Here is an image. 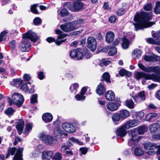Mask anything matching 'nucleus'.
Wrapping results in <instances>:
<instances>
[{
  "mask_svg": "<svg viewBox=\"0 0 160 160\" xmlns=\"http://www.w3.org/2000/svg\"><path fill=\"white\" fill-rule=\"evenodd\" d=\"M151 19L150 13L144 12L137 13L134 18V20L137 23L133 24L135 29L137 31L148 27V21Z\"/></svg>",
  "mask_w": 160,
  "mask_h": 160,
  "instance_id": "nucleus-1",
  "label": "nucleus"
},
{
  "mask_svg": "<svg viewBox=\"0 0 160 160\" xmlns=\"http://www.w3.org/2000/svg\"><path fill=\"white\" fill-rule=\"evenodd\" d=\"M148 130L147 128L145 126H139L138 128H133L130 130L129 135L130 138L128 141L129 146L134 148L140 139V138L138 136L137 131L139 134H143Z\"/></svg>",
  "mask_w": 160,
  "mask_h": 160,
  "instance_id": "nucleus-2",
  "label": "nucleus"
},
{
  "mask_svg": "<svg viewBox=\"0 0 160 160\" xmlns=\"http://www.w3.org/2000/svg\"><path fill=\"white\" fill-rule=\"evenodd\" d=\"M84 55L82 52V50L80 48H77L71 51L70 55L72 58H76L78 60L82 59L84 56L87 59H89L92 57L91 54L87 49H84L83 51Z\"/></svg>",
  "mask_w": 160,
  "mask_h": 160,
  "instance_id": "nucleus-3",
  "label": "nucleus"
},
{
  "mask_svg": "<svg viewBox=\"0 0 160 160\" xmlns=\"http://www.w3.org/2000/svg\"><path fill=\"white\" fill-rule=\"evenodd\" d=\"M135 77L138 80L144 78L146 80H152L154 82H160V77L153 73L147 74L143 72H137L135 73Z\"/></svg>",
  "mask_w": 160,
  "mask_h": 160,
  "instance_id": "nucleus-4",
  "label": "nucleus"
},
{
  "mask_svg": "<svg viewBox=\"0 0 160 160\" xmlns=\"http://www.w3.org/2000/svg\"><path fill=\"white\" fill-rule=\"evenodd\" d=\"M8 103L10 105L13 103L19 107H20L24 101L23 96L18 93H14L12 94V98H8Z\"/></svg>",
  "mask_w": 160,
  "mask_h": 160,
  "instance_id": "nucleus-5",
  "label": "nucleus"
},
{
  "mask_svg": "<svg viewBox=\"0 0 160 160\" xmlns=\"http://www.w3.org/2000/svg\"><path fill=\"white\" fill-rule=\"evenodd\" d=\"M81 1L76 0L72 3L67 2L65 3V5L69 10L72 12L79 11L82 9L84 6V4Z\"/></svg>",
  "mask_w": 160,
  "mask_h": 160,
  "instance_id": "nucleus-6",
  "label": "nucleus"
},
{
  "mask_svg": "<svg viewBox=\"0 0 160 160\" xmlns=\"http://www.w3.org/2000/svg\"><path fill=\"white\" fill-rule=\"evenodd\" d=\"M139 68L142 71L147 72H153L160 75V67L156 66L146 67L141 63H138Z\"/></svg>",
  "mask_w": 160,
  "mask_h": 160,
  "instance_id": "nucleus-7",
  "label": "nucleus"
},
{
  "mask_svg": "<svg viewBox=\"0 0 160 160\" xmlns=\"http://www.w3.org/2000/svg\"><path fill=\"white\" fill-rule=\"evenodd\" d=\"M71 142L74 143H76L79 145H82L83 143L82 142L80 141L78 139H76L74 137L70 138L68 141L67 142V145H63L61 148V152L65 153L67 150L69 149V147L72 145Z\"/></svg>",
  "mask_w": 160,
  "mask_h": 160,
  "instance_id": "nucleus-8",
  "label": "nucleus"
},
{
  "mask_svg": "<svg viewBox=\"0 0 160 160\" xmlns=\"http://www.w3.org/2000/svg\"><path fill=\"white\" fill-rule=\"evenodd\" d=\"M22 38L24 39H29L34 42H36L38 38L36 34L31 31H28L26 33L23 34Z\"/></svg>",
  "mask_w": 160,
  "mask_h": 160,
  "instance_id": "nucleus-9",
  "label": "nucleus"
},
{
  "mask_svg": "<svg viewBox=\"0 0 160 160\" xmlns=\"http://www.w3.org/2000/svg\"><path fill=\"white\" fill-rule=\"evenodd\" d=\"M88 47L92 51H94L97 47V42L95 38L92 37H89L87 39Z\"/></svg>",
  "mask_w": 160,
  "mask_h": 160,
  "instance_id": "nucleus-10",
  "label": "nucleus"
},
{
  "mask_svg": "<svg viewBox=\"0 0 160 160\" xmlns=\"http://www.w3.org/2000/svg\"><path fill=\"white\" fill-rule=\"evenodd\" d=\"M40 135V138L43 142L49 144L53 143V139L52 137L42 133H41Z\"/></svg>",
  "mask_w": 160,
  "mask_h": 160,
  "instance_id": "nucleus-11",
  "label": "nucleus"
},
{
  "mask_svg": "<svg viewBox=\"0 0 160 160\" xmlns=\"http://www.w3.org/2000/svg\"><path fill=\"white\" fill-rule=\"evenodd\" d=\"M56 33L59 35L58 38L55 41V42L58 45H60L62 43L64 42L66 39L63 40H60L59 39H62L66 37L67 34L65 33H63L59 29H57L55 30Z\"/></svg>",
  "mask_w": 160,
  "mask_h": 160,
  "instance_id": "nucleus-12",
  "label": "nucleus"
},
{
  "mask_svg": "<svg viewBox=\"0 0 160 160\" xmlns=\"http://www.w3.org/2000/svg\"><path fill=\"white\" fill-rule=\"evenodd\" d=\"M60 28L65 32H69L75 30L72 22L60 25Z\"/></svg>",
  "mask_w": 160,
  "mask_h": 160,
  "instance_id": "nucleus-13",
  "label": "nucleus"
},
{
  "mask_svg": "<svg viewBox=\"0 0 160 160\" xmlns=\"http://www.w3.org/2000/svg\"><path fill=\"white\" fill-rule=\"evenodd\" d=\"M34 85H31L30 82L23 84L21 87L22 90L26 92L33 93L34 92Z\"/></svg>",
  "mask_w": 160,
  "mask_h": 160,
  "instance_id": "nucleus-14",
  "label": "nucleus"
},
{
  "mask_svg": "<svg viewBox=\"0 0 160 160\" xmlns=\"http://www.w3.org/2000/svg\"><path fill=\"white\" fill-rule=\"evenodd\" d=\"M31 46L27 40H22L19 43V49L23 52H28Z\"/></svg>",
  "mask_w": 160,
  "mask_h": 160,
  "instance_id": "nucleus-15",
  "label": "nucleus"
},
{
  "mask_svg": "<svg viewBox=\"0 0 160 160\" xmlns=\"http://www.w3.org/2000/svg\"><path fill=\"white\" fill-rule=\"evenodd\" d=\"M62 127L65 131L68 133L73 132L76 130L75 127L69 123L65 122L63 123Z\"/></svg>",
  "mask_w": 160,
  "mask_h": 160,
  "instance_id": "nucleus-16",
  "label": "nucleus"
},
{
  "mask_svg": "<svg viewBox=\"0 0 160 160\" xmlns=\"http://www.w3.org/2000/svg\"><path fill=\"white\" fill-rule=\"evenodd\" d=\"M135 101L137 103H140L144 101L145 99V92L144 91L139 92L138 96H132Z\"/></svg>",
  "mask_w": 160,
  "mask_h": 160,
  "instance_id": "nucleus-17",
  "label": "nucleus"
},
{
  "mask_svg": "<svg viewBox=\"0 0 160 160\" xmlns=\"http://www.w3.org/2000/svg\"><path fill=\"white\" fill-rule=\"evenodd\" d=\"M139 124V121L136 120H131L128 121L124 125L125 128L128 129L137 126Z\"/></svg>",
  "mask_w": 160,
  "mask_h": 160,
  "instance_id": "nucleus-18",
  "label": "nucleus"
},
{
  "mask_svg": "<svg viewBox=\"0 0 160 160\" xmlns=\"http://www.w3.org/2000/svg\"><path fill=\"white\" fill-rule=\"evenodd\" d=\"M24 125V122L23 119H19L18 121L16 128L19 134L21 135L22 133Z\"/></svg>",
  "mask_w": 160,
  "mask_h": 160,
  "instance_id": "nucleus-19",
  "label": "nucleus"
},
{
  "mask_svg": "<svg viewBox=\"0 0 160 160\" xmlns=\"http://www.w3.org/2000/svg\"><path fill=\"white\" fill-rule=\"evenodd\" d=\"M126 129L125 128L124 125L121 127L117 129L116 131V134L121 137H123L126 135L127 134Z\"/></svg>",
  "mask_w": 160,
  "mask_h": 160,
  "instance_id": "nucleus-20",
  "label": "nucleus"
},
{
  "mask_svg": "<svg viewBox=\"0 0 160 160\" xmlns=\"http://www.w3.org/2000/svg\"><path fill=\"white\" fill-rule=\"evenodd\" d=\"M23 148H19L17 150V152L15 155L13 160H22V152Z\"/></svg>",
  "mask_w": 160,
  "mask_h": 160,
  "instance_id": "nucleus-21",
  "label": "nucleus"
},
{
  "mask_svg": "<svg viewBox=\"0 0 160 160\" xmlns=\"http://www.w3.org/2000/svg\"><path fill=\"white\" fill-rule=\"evenodd\" d=\"M53 154V152L52 151H44L42 154V159L43 160H49L51 158Z\"/></svg>",
  "mask_w": 160,
  "mask_h": 160,
  "instance_id": "nucleus-22",
  "label": "nucleus"
},
{
  "mask_svg": "<svg viewBox=\"0 0 160 160\" xmlns=\"http://www.w3.org/2000/svg\"><path fill=\"white\" fill-rule=\"evenodd\" d=\"M42 119L45 123H48L51 122L53 119L52 114L49 113H46L42 116Z\"/></svg>",
  "mask_w": 160,
  "mask_h": 160,
  "instance_id": "nucleus-23",
  "label": "nucleus"
},
{
  "mask_svg": "<svg viewBox=\"0 0 160 160\" xmlns=\"http://www.w3.org/2000/svg\"><path fill=\"white\" fill-rule=\"evenodd\" d=\"M150 132L152 133H154L160 130V124L155 123L152 124L150 128Z\"/></svg>",
  "mask_w": 160,
  "mask_h": 160,
  "instance_id": "nucleus-24",
  "label": "nucleus"
},
{
  "mask_svg": "<svg viewBox=\"0 0 160 160\" xmlns=\"http://www.w3.org/2000/svg\"><path fill=\"white\" fill-rule=\"evenodd\" d=\"M145 148L146 150H153L157 148L158 146L155 143L148 142L144 144Z\"/></svg>",
  "mask_w": 160,
  "mask_h": 160,
  "instance_id": "nucleus-25",
  "label": "nucleus"
},
{
  "mask_svg": "<svg viewBox=\"0 0 160 160\" xmlns=\"http://www.w3.org/2000/svg\"><path fill=\"white\" fill-rule=\"evenodd\" d=\"M107 108L111 111L116 110L118 108L117 104L113 102H108L107 105Z\"/></svg>",
  "mask_w": 160,
  "mask_h": 160,
  "instance_id": "nucleus-26",
  "label": "nucleus"
},
{
  "mask_svg": "<svg viewBox=\"0 0 160 160\" xmlns=\"http://www.w3.org/2000/svg\"><path fill=\"white\" fill-rule=\"evenodd\" d=\"M158 35L160 36V30L158 32ZM146 40L148 43L150 44L160 45V40L156 41L152 38H146Z\"/></svg>",
  "mask_w": 160,
  "mask_h": 160,
  "instance_id": "nucleus-27",
  "label": "nucleus"
},
{
  "mask_svg": "<svg viewBox=\"0 0 160 160\" xmlns=\"http://www.w3.org/2000/svg\"><path fill=\"white\" fill-rule=\"evenodd\" d=\"M105 91L106 90L103 85L102 82H101L97 88L96 92L98 94L101 95L103 94Z\"/></svg>",
  "mask_w": 160,
  "mask_h": 160,
  "instance_id": "nucleus-28",
  "label": "nucleus"
},
{
  "mask_svg": "<svg viewBox=\"0 0 160 160\" xmlns=\"http://www.w3.org/2000/svg\"><path fill=\"white\" fill-rule=\"evenodd\" d=\"M114 35L113 32H108L106 35V40L108 43H110L113 41Z\"/></svg>",
  "mask_w": 160,
  "mask_h": 160,
  "instance_id": "nucleus-29",
  "label": "nucleus"
},
{
  "mask_svg": "<svg viewBox=\"0 0 160 160\" xmlns=\"http://www.w3.org/2000/svg\"><path fill=\"white\" fill-rule=\"evenodd\" d=\"M73 25L74 29L75 30L81 26V25L84 22V20L80 18L72 22Z\"/></svg>",
  "mask_w": 160,
  "mask_h": 160,
  "instance_id": "nucleus-30",
  "label": "nucleus"
},
{
  "mask_svg": "<svg viewBox=\"0 0 160 160\" xmlns=\"http://www.w3.org/2000/svg\"><path fill=\"white\" fill-rule=\"evenodd\" d=\"M105 97L107 100L112 101L115 99V94L112 91L110 90L106 92Z\"/></svg>",
  "mask_w": 160,
  "mask_h": 160,
  "instance_id": "nucleus-31",
  "label": "nucleus"
},
{
  "mask_svg": "<svg viewBox=\"0 0 160 160\" xmlns=\"http://www.w3.org/2000/svg\"><path fill=\"white\" fill-rule=\"evenodd\" d=\"M122 48L125 49H128L130 44L129 41L125 37H124L122 39Z\"/></svg>",
  "mask_w": 160,
  "mask_h": 160,
  "instance_id": "nucleus-32",
  "label": "nucleus"
},
{
  "mask_svg": "<svg viewBox=\"0 0 160 160\" xmlns=\"http://www.w3.org/2000/svg\"><path fill=\"white\" fill-rule=\"evenodd\" d=\"M142 51L139 49H134L132 52V55L135 58H139L142 55Z\"/></svg>",
  "mask_w": 160,
  "mask_h": 160,
  "instance_id": "nucleus-33",
  "label": "nucleus"
},
{
  "mask_svg": "<svg viewBox=\"0 0 160 160\" xmlns=\"http://www.w3.org/2000/svg\"><path fill=\"white\" fill-rule=\"evenodd\" d=\"M121 118L124 119L129 117V112L127 110H123L120 111V114Z\"/></svg>",
  "mask_w": 160,
  "mask_h": 160,
  "instance_id": "nucleus-34",
  "label": "nucleus"
},
{
  "mask_svg": "<svg viewBox=\"0 0 160 160\" xmlns=\"http://www.w3.org/2000/svg\"><path fill=\"white\" fill-rule=\"evenodd\" d=\"M22 81L21 79H15L13 80L11 82V84L14 86L18 87L22 84Z\"/></svg>",
  "mask_w": 160,
  "mask_h": 160,
  "instance_id": "nucleus-35",
  "label": "nucleus"
},
{
  "mask_svg": "<svg viewBox=\"0 0 160 160\" xmlns=\"http://www.w3.org/2000/svg\"><path fill=\"white\" fill-rule=\"evenodd\" d=\"M17 150V148L15 147L9 148L8 151V153L6 156V158H8L10 155H14Z\"/></svg>",
  "mask_w": 160,
  "mask_h": 160,
  "instance_id": "nucleus-36",
  "label": "nucleus"
},
{
  "mask_svg": "<svg viewBox=\"0 0 160 160\" xmlns=\"http://www.w3.org/2000/svg\"><path fill=\"white\" fill-rule=\"evenodd\" d=\"M102 78L101 79V81H105L107 82H111L110 80V75L108 72H104L102 76Z\"/></svg>",
  "mask_w": 160,
  "mask_h": 160,
  "instance_id": "nucleus-37",
  "label": "nucleus"
},
{
  "mask_svg": "<svg viewBox=\"0 0 160 160\" xmlns=\"http://www.w3.org/2000/svg\"><path fill=\"white\" fill-rule=\"evenodd\" d=\"M157 116V114L155 113H150L146 115V119L147 121H149L152 119L156 117Z\"/></svg>",
  "mask_w": 160,
  "mask_h": 160,
  "instance_id": "nucleus-38",
  "label": "nucleus"
},
{
  "mask_svg": "<svg viewBox=\"0 0 160 160\" xmlns=\"http://www.w3.org/2000/svg\"><path fill=\"white\" fill-rule=\"evenodd\" d=\"M119 74L121 76H126L129 77L131 76L132 73L124 69H122L119 71Z\"/></svg>",
  "mask_w": 160,
  "mask_h": 160,
  "instance_id": "nucleus-39",
  "label": "nucleus"
},
{
  "mask_svg": "<svg viewBox=\"0 0 160 160\" xmlns=\"http://www.w3.org/2000/svg\"><path fill=\"white\" fill-rule=\"evenodd\" d=\"M144 153L143 151L141 148L138 147L136 148L134 151V154L138 156H140Z\"/></svg>",
  "mask_w": 160,
  "mask_h": 160,
  "instance_id": "nucleus-40",
  "label": "nucleus"
},
{
  "mask_svg": "<svg viewBox=\"0 0 160 160\" xmlns=\"http://www.w3.org/2000/svg\"><path fill=\"white\" fill-rule=\"evenodd\" d=\"M15 110L12 107H9L5 111V113L8 116H12Z\"/></svg>",
  "mask_w": 160,
  "mask_h": 160,
  "instance_id": "nucleus-41",
  "label": "nucleus"
},
{
  "mask_svg": "<svg viewBox=\"0 0 160 160\" xmlns=\"http://www.w3.org/2000/svg\"><path fill=\"white\" fill-rule=\"evenodd\" d=\"M125 104L127 107L131 109L133 108L134 107V102L131 99L126 100Z\"/></svg>",
  "mask_w": 160,
  "mask_h": 160,
  "instance_id": "nucleus-42",
  "label": "nucleus"
},
{
  "mask_svg": "<svg viewBox=\"0 0 160 160\" xmlns=\"http://www.w3.org/2000/svg\"><path fill=\"white\" fill-rule=\"evenodd\" d=\"M32 125L30 123H28L27 124L23 132L24 133L27 135L28 134L30 131L32 130Z\"/></svg>",
  "mask_w": 160,
  "mask_h": 160,
  "instance_id": "nucleus-43",
  "label": "nucleus"
},
{
  "mask_svg": "<svg viewBox=\"0 0 160 160\" xmlns=\"http://www.w3.org/2000/svg\"><path fill=\"white\" fill-rule=\"evenodd\" d=\"M154 12L156 14H160V2L156 3L154 9Z\"/></svg>",
  "mask_w": 160,
  "mask_h": 160,
  "instance_id": "nucleus-44",
  "label": "nucleus"
},
{
  "mask_svg": "<svg viewBox=\"0 0 160 160\" xmlns=\"http://www.w3.org/2000/svg\"><path fill=\"white\" fill-rule=\"evenodd\" d=\"M78 87L79 84L78 83H74L71 85L70 88V89L72 92H74L75 93Z\"/></svg>",
  "mask_w": 160,
  "mask_h": 160,
  "instance_id": "nucleus-45",
  "label": "nucleus"
},
{
  "mask_svg": "<svg viewBox=\"0 0 160 160\" xmlns=\"http://www.w3.org/2000/svg\"><path fill=\"white\" fill-rule=\"evenodd\" d=\"M120 118L119 114L117 113L114 114L112 116V120L114 122L119 121Z\"/></svg>",
  "mask_w": 160,
  "mask_h": 160,
  "instance_id": "nucleus-46",
  "label": "nucleus"
},
{
  "mask_svg": "<svg viewBox=\"0 0 160 160\" xmlns=\"http://www.w3.org/2000/svg\"><path fill=\"white\" fill-rule=\"evenodd\" d=\"M62 158V154L58 152L56 153L53 157V160H60Z\"/></svg>",
  "mask_w": 160,
  "mask_h": 160,
  "instance_id": "nucleus-47",
  "label": "nucleus"
},
{
  "mask_svg": "<svg viewBox=\"0 0 160 160\" xmlns=\"http://www.w3.org/2000/svg\"><path fill=\"white\" fill-rule=\"evenodd\" d=\"M38 95L36 94H33L31 98V102L32 104H34L38 102Z\"/></svg>",
  "mask_w": 160,
  "mask_h": 160,
  "instance_id": "nucleus-48",
  "label": "nucleus"
},
{
  "mask_svg": "<svg viewBox=\"0 0 160 160\" xmlns=\"http://www.w3.org/2000/svg\"><path fill=\"white\" fill-rule=\"evenodd\" d=\"M75 99L78 101L84 100L86 98L85 96L82 95L80 94H77L75 96Z\"/></svg>",
  "mask_w": 160,
  "mask_h": 160,
  "instance_id": "nucleus-49",
  "label": "nucleus"
},
{
  "mask_svg": "<svg viewBox=\"0 0 160 160\" xmlns=\"http://www.w3.org/2000/svg\"><path fill=\"white\" fill-rule=\"evenodd\" d=\"M110 62V61H107L105 59H102L100 61L99 65L101 66H103L108 65Z\"/></svg>",
  "mask_w": 160,
  "mask_h": 160,
  "instance_id": "nucleus-50",
  "label": "nucleus"
},
{
  "mask_svg": "<svg viewBox=\"0 0 160 160\" xmlns=\"http://www.w3.org/2000/svg\"><path fill=\"white\" fill-rule=\"evenodd\" d=\"M60 14L61 17H63L68 15V12L66 9L64 8L60 11Z\"/></svg>",
  "mask_w": 160,
  "mask_h": 160,
  "instance_id": "nucleus-51",
  "label": "nucleus"
},
{
  "mask_svg": "<svg viewBox=\"0 0 160 160\" xmlns=\"http://www.w3.org/2000/svg\"><path fill=\"white\" fill-rule=\"evenodd\" d=\"M33 22L35 25L38 26L41 24L42 21L39 18L37 17L34 19Z\"/></svg>",
  "mask_w": 160,
  "mask_h": 160,
  "instance_id": "nucleus-52",
  "label": "nucleus"
},
{
  "mask_svg": "<svg viewBox=\"0 0 160 160\" xmlns=\"http://www.w3.org/2000/svg\"><path fill=\"white\" fill-rule=\"evenodd\" d=\"M117 53V50L116 48H113L110 49L108 53L110 55L113 56Z\"/></svg>",
  "mask_w": 160,
  "mask_h": 160,
  "instance_id": "nucleus-53",
  "label": "nucleus"
},
{
  "mask_svg": "<svg viewBox=\"0 0 160 160\" xmlns=\"http://www.w3.org/2000/svg\"><path fill=\"white\" fill-rule=\"evenodd\" d=\"M37 6V4H34L31 7V12L34 14L38 13V11L36 9Z\"/></svg>",
  "mask_w": 160,
  "mask_h": 160,
  "instance_id": "nucleus-54",
  "label": "nucleus"
},
{
  "mask_svg": "<svg viewBox=\"0 0 160 160\" xmlns=\"http://www.w3.org/2000/svg\"><path fill=\"white\" fill-rule=\"evenodd\" d=\"M152 8V5L151 3H148L145 5L144 7V9L145 11H148L151 10Z\"/></svg>",
  "mask_w": 160,
  "mask_h": 160,
  "instance_id": "nucleus-55",
  "label": "nucleus"
},
{
  "mask_svg": "<svg viewBox=\"0 0 160 160\" xmlns=\"http://www.w3.org/2000/svg\"><path fill=\"white\" fill-rule=\"evenodd\" d=\"M144 59L146 62H152L153 61V58L152 56L146 55L144 57Z\"/></svg>",
  "mask_w": 160,
  "mask_h": 160,
  "instance_id": "nucleus-56",
  "label": "nucleus"
},
{
  "mask_svg": "<svg viewBox=\"0 0 160 160\" xmlns=\"http://www.w3.org/2000/svg\"><path fill=\"white\" fill-rule=\"evenodd\" d=\"M124 12V10L121 8L118 9L116 12V15L118 16H121L123 15Z\"/></svg>",
  "mask_w": 160,
  "mask_h": 160,
  "instance_id": "nucleus-57",
  "label": "nucleus"
},
{
  "mask_svg": "<svg viewBox=\"0 0 160 160\" xmlns=\"http://www.w3.org/2000/svg\"><path fill=\"white\" fill-rule=\"evenodd\" d=\"M9 46L12 49L14 48L16 46L15 41L13 40L11 41L9 43Z\"/></svg>",
  "mask_w": 160,
  "mask_h": 160,
  "instance_id": "nucleus-58",
  "label": "nucleus"
},
{
  "mask_svg": "<svg viewBox=\"0 0 160 160\" xmlns=\"http://www.w3.org/2000/svg\"><path fill=\"white\" fill-rule=\"evenodd\" d=\"M116 20V17L115 16H112L110 17L109 21L111 23H114Z\"/></svg>",
  "mask_w": 160,
  "mask_h": 160,
  "instance_id": "nucleus-59",
  "label": "nucleus"
},
{
  "mask_svg": "<svg viewBox=\"0 0 160 160\" xmlns=\"http://www.w3.org/2000/svg\"><path fill=\"white\" fill-rule=\"evenodd\" d=\"M31 78L30 75L29 74H25L23 76V79L25 81L30 80Z\"/></svg>",
  "mask_w": 160,
  "mask_h": 160,
  "instance_id": "nucleus-60",
  "label": "nucleus"
},
{
  "mask_svg": "<svg viewBox=\"0 0 160 160\" xmlns=\"http://www.w3.org/2000/svg\"><path fill=\"white\" fill-rule=\"evenodd\" d=\"M8 33V31H4L1 33L0 36L5 39H6V35Z\"/></svg>",
  "mask_w": 160,
  "mask_h": 160,
  "instance_id": "nucleus-61",
  "label": "nucleus"
},
{
  "mask_svg": "<svg viewBox=\"0 0 160 160\" xmlns=\"http://www.w3.org/2000/svg\"><path fill=\"white\" fill-rule=\"evenodd\" d=\"M21 139L19 137H16L15 139L14 142L13 143V145L15 146L16 145L18 142H21Z\"/></svg>",
  "mask_w": 160,
  "mask_h": 160,
  "instance_id": "nucleus-62",
  "label": "nucleus"
},
{
  "mask_svg": "<svg viewBox=\"0 0 160 160\" xmlns=\"http://www.w3.org/2000/svg\"><path fill=\"white\" fill-rule=\"evenodd\" d=\"M80 150L82 154H85L87 152L88 149L86 148H80Z\"/></svg>",
  "mask_w": 160,
  "mask_h": 160,
  "instance_id": "nucleus-63",
  "label": "nucleus"
},
{
  "mask_svg": "<svg viewBox=\"0 0 160 160\" xmlns=\"http://www.w3.org/2000/svg\"><path fill=\"white\" fill-rule=\"evenodd\" d=\"M121 41V39L120 38H117L113 42V45H118Z\"/></svg>",
  "mask_w": 160,
  "mask_h": 160,
  "instance_id": "nucleus-64",
  "label": "nucleus"
}]
</instances>
